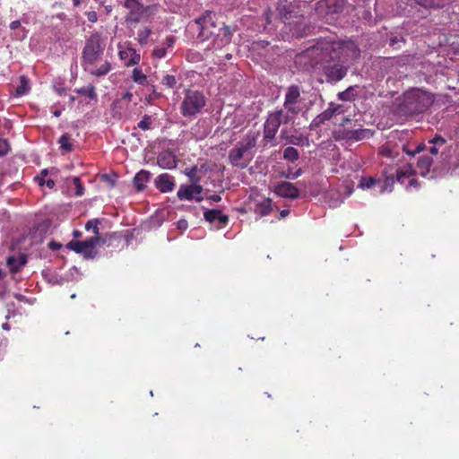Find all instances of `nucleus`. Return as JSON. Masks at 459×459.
Instances as JSON below:
<instances>
[{"mask_svg": "<svg viewBox=\"0 0 459 459\" xmlns=\"http://www.w3.org/2000/svg\"><path fill=\"white\" fill-rule=\"evenodd\" d=\"M132 79L140 85H146L148 83L147 76L138 67L134 68L132 71Z\"/></svg>", "mask_w": 459, "mask_h": 459, "instance_id": "obj_34", "label": "nucleus"}, {"mask_svg": "<svg viewBox=\"0 0 459 459\" xmlns=\"http://www.w3.org/2000/svg\"><path fill=\"white\" fill-rule=\"evenodd\" d=\"M138 128L142 130H149L152 126V118L148 115H144L142 120L138 123Z\"/></svg>", "mask_w": 459, "mask_h": 459, "instance_id": "obj_44", "label": "nucleus"}, {"mask_svg": "<svg viewBox=\"0 0 459 459\" xmlns=\"http://www.w3.org/2000/svg\"><path fill=\"white\" fill-rule=\"evenodd\" d=\"M177 225L179 230H186L187 229L188 223L186 220H179Z\"/></svg>", "mask_w": 459, "mask_h": 459, "instance_id": "obj_54", "label": "nucleus"}, {"mask_svg": "<svg viewBox=\"0 0 459 459\" xmlns=\"http://www.w3.org/2000/svg\"><path fill=\"white\" fill-rule=\"evenodd\" d=\"M292 121L289 115L283 113V109H277L268 114L264 124V141L270 143L272 146H275V135L281 124H288Z\"/></svg>", "mask_w": 459, "mask_h": 459, "instance_id": "obj_6", "label": "nucleus"}, {"mask_svg": "<svg viewBox=\"0 0 459 459\" xmlns=\"http://www.w3.org/2000/svg\"><path fill=\"white\" fill-rule=\"evenodd\" d=\"M302 173V170L299 169H298L291 177V178H297L298 177H299Z\"/></svg>", "mask_w": 459, "mask_h": 459, "instance_id": "obj_58", "label": "nucleus"}, {"mask_svg": "<svg viewBox=\"0 0 459 459\" xmlns=\"http://www.w3.org/2000/svg\"><path fill=\"white\" fill-rule=\"evenodd\" d=\"M30 90L29 81L25 76L20 77V85L16 89V94L19 96L26 94Z\"/></svg>", "mask_w": 459, "mask_h": 459, "instance_id": "obj_38", "label": "nucleus"}, {"mask_svg": "<svg viewBox=\"0 0 459 459\" xmlns=\"http://www.w3.org/2000/svg\"><path fill=\"white\" fill-rule=\"evenodd\" d=\"M104 45L100 34H92L87 40L82 51L83 65H92L102 55Z\"/></svg>", "mask_w": 459, "mask_h": 459, "instance_id": "obj_7", "label": "nucleus"}, {"mask_svg": "<svg viewBox=\"0 0 459 459\" xmlns=\"http://www.w3.org/2000/svg\"><path fill=\"white\" fill-rule=\"evenodd\" d=\"M85 0H72L73 2V5L74 7H78L79 5H81Z\"/></svg>", "mask_w": 459, "mask_h": 459, "instance_id": "obj_57", "label": "nucleus"}, {"mask_svg": "<svg viewBox=\"0 0 459 459\" xmlns=\"http://www.w3.org/2000/svg\"><path fill=\"white\" fill-rule=\"evenodd\" d=\"M281 138L286 141V143H290L299 146L308 145L307 137L301 134H288L286 129L281 131Z\"/></svg>", "mask_w": 459, "mask_h": 459, "instance_id": "obj_20", "label": "nucleus"}, {"mask_svg": "<svg viewBox=\"0 0 459 459\" xmlns=\"http://www.w3.org/2000/svg\"><path fill=\"white\" fill-rule=\"evenodd\" d=\"M15 298L20 301H23L25 299V297L22 294H15Z\"/></svg>", "mask_w": 459, "mask_h": 459, "instance_id": "obj_61", "label": "nucleus"}, {"mask_svg": "<svg viewBox=\"0 0 459 459\" xmlns=\"http://www.w3.org/2000/svg\"><path fill=\"white\" fill-rule=\"evenodd\" d=\"M2 328H3L4 330H9V329H10V325H9V324H8V323H4V324L2 325Z\"/></svg>", "mask_w": 459, "mask_h": 459, "instance_id": "obj_63", "label": "nucleus"}, {"mask_svg": "<svg viewBox=\"0 0 459 459\" xmlns=\"http://www.w3.org/2000/svg\"><path fill=\"white\" fill-rule=\"evenodd\" d=\"M272 210L270 199H264L261 203L257 204L255 208V212L260 217L266 216Z\"/></svg>", "mask_w": 459, "mask_h": 459, "instance_id": "obj_30", "label": "nucleus"}, {"mask_svg": "<svg viewBox=\"0 0 459 459\" xmlns=\"http://www.w3.org/2000/svg\"><path fill=\"white\" fill-rule=\"evenodd\" d=\"M359 56V49L353 41L317 43L306 50L303 58L311 60V66L323 65L326 82L334 83L341 81L347 74L344 63Z\"/></svg>", "mask_w": 459, "mask_h": 459, "instance_id": "obj_1", "label": "nucleus"}, {"mask_svg": "<svg viewBox=\"0 0 459 459\" xmlns=\"http://www.w3.org/2000/svg\"><path fill=\"white\" fill-rule=\"evenodd\" d=\"M204 219L212 224L216 229H221L224 227L229 218L227 215L223 214L220 210H207L204 213Z\"/></svg>", "mask_w": 459, "mask_h": 459, "instance_id": "obj_15", "label": "nucleus"}, {"mask_svg": "<svg viewBox=\"0 0 459 459\" xmlns=\"http://www.w3.org/2000/svg\"><path fill=\"white\" fill-rule=\"evenodd\" d=\"M349 135V140L360 141L363 139H368L372 136L373 133L369 129H356L351 130Z\"/></svg>", "mask_w": 459, "mask_h": 459, "instance_id": "obj_28", "label": "nucleus"}, {"mask_svg": "<svg viewBox=\"0 0 459 459\" xmlns=\"http://www.w3.org/2000/svg\"><path fill=\"white\" fill-rule=\"evenodd\" d=\"M86 15H87V19H88V21H89V22H97V20H98L97 13H96V12H94V11L88 12V13H86Z\"/></svg>", "mask_w": 459, "mask_h": 459, "instance_id": "obj_51", "label": "nucleus"}, {"mask_svg": "<svg viewBox=\"0 0 459 459\" xmlns=\"http://www.w3.org/2000/svg\"><path fill=\"white\" fill-rule=\"evenodd\" d=\"M157 163L164 169H172L177 167L178 160L173 152L164 151L158 155Z\"/></svg>", "mask_w": 459, "mask_h": 459, "instance_id": "obj_17", "label": "nucleus"}, {"mask_svg": "<svg viewBox=\"0 0 459 459\" xmlns=\"http://www.w3.org/2000/svg\"><path fill=\"white\" fill-rule=\"evenodd\" d=\"M100 242V238L99 237H91L82 241H71L68 247L89 259L95 256V247Z\"/></svg>", "mask_w": 459, "mask_h": 459, "instance_id": "obj_10", "label": "nucleus"}, {"mask_svg": "<svg viewBox=\"0 0 459 459\" xmlns=\"http://www.w3.org/2000/svg\"><path fill=\"white\" fill-rule=\"evenodd\" d=\"M102 178L104 180L108 182L111 186H113L115 185L114 181L108 175H103Z\"/></svg>", "mask_w": 459, "mask_h": 459, "instance_id": "obj_56", "label": "nucleus"}, {"mask_svg": "<svg viewBox=\"0 0 459 459\" xmlns=\"http://www.w3.org/2000/svg\"><path fill=\"white\" fill-rule=\"evenodd\" d=\"M167 50L166 48L161 46L156 47L152 51V56L155 58L160 59L166 56Z\"/></svg>", "mask_w": 459, "mask_h": 459, "instance_id": "obj_46", "label": "nucleus"}, {"mask_svg": "<svg viewBox=\"0 0 459 459\" xmlns=\"http://www.w3.org/2000/svg\"><path fill=\"white\" fill-rule=\"evenodd\" d=\"M150 173L146 170H141L134 178V185L138 191H142L145 187V184L150 180Z\"/></svg>", "mask_w": 459, "mask_h": 459, "instance_id": "obj_25", "label": "nucleus"}, {"mask_svg": "<svg viewBox=\"0 0 459 459\" xmlns=\"http://www.w3.org/2000/svg\"><path fill=\"white\" fill-rule=\"evenodd\" d=\"M79 235H80L79 232H77V231L74 232V236H79Z\"/></svg>", "mask_w": 459, "mask_h": 459, "instance_id": "obj_64", "label": "nucleus"}, {"mask_svg": "<svg viewBox=\"0 0 459 459\" xmlns=\"http://www.w3.org/2000/svg\"><path fill=\"white\" fill-rule=\"evenodd\" d=\"M78 92L80 94H83V95L88 96L91 100L96 99V97H97V94H96V91H95V88L93 86H91H91H87V87H82V88L79 89Z\"/></svg>", "mask_w": 459, "mask_h": 459, "instance_id": "obj_42", "label": "nucleus"}, {"mask_svg": "<svg viewBox=\"0 0 459 459\" xmlns=\"http://www.w3.org/2000/svg\"><path fill=\"white\" fill-rule=\"evenodd\" d=\"M344 112L343 106L334 103H330L329 107L323 111L321 114L317 115L310 124V129L316 128L323 125L325 121L330 120L334 115L342 114Z\"/></svg>", "mask_w": 459, "mask_h": 459, "instance_id": "obj_12", "label": "nucleus"}, {"mask_svg": "<svg viewBox=\"0 0 459 459\" xmlns=\"http://www.w3.org/2000/svg\"><path fill=\"white\" fill-rule=\"evenodd\" d=\"M382 165L385 166L384 169L386 168V169H387V171L389 173L390 170H391V164H389V163L385 164V162H382Z\"/></svg>", "mask_w": 459, "mask_h": 459, "instance_id": "obj_62", "label": "nucleus"}, {"mask_svg": "<svg viewBox=\"0 0 459 459\" xmlns=\"http://www.w3.org/2000/svg\"><path fill=\"white\" fill-rule=\"evenodd\" d=\"M196 170H197L196 168H193L190 170V172L187 174L193 184H197V182L199 181V178H195V175Z\"/></svg>", "mask_w": 459, "mask_h": 459, "instance_id": "obj_52", "label": "nucleus"}, {"mask_svg": "<svg viewBox=\"0 0 459 459\" xmlns=\"http://www.w3.org/2000/svg\"><path fill=\"white\" fill-rule=\"evenodd\" d=\"M299 4L296 0H281L277 5L279 15L284 22L299 14Z\"/></svg>", "mask_w": 459, "mask_h": 459, "instance_id": "obj_11", "label": "nucleus"}, {"mask_svg": "<svg viewBox=\"0 0 459 459\" xmlns=\"http://www.w3.org/2000/svg\"><path fill=\"white\" fill-rule=\"evenodd\" d=\"M152 34V30L149 27H143L137 31V40L141 45H145L148 39Z\"/></svg>", "mask_w": 459, "mask_h": 459, "instance_id": "obj_36", "label": "nucleus"}, {"mask_svg": "<svg viewBox=\"0 0 459 459\" xmlns=\"http://www.w3.org/2000/svg\"><path fill=\"white\" fill-rule=\"evenodd\" d=\"M48 175V169H44L41 170L40 174L35 177V181L39 184V186H43L46 185L48 188H53L55 186V181L51 178L44 180V177Z\"/></svg>", "mask_w": 459, "mask_h": 459, "instance_id": "obj_32", "label": "nucleus"}, {"mask_svg": "<svg viewBox=\"0 0 459 459\" xmlns=\"http://www.w3.org/2000/svg\"><path fill=\"white\" fill-rule=\"evenodd\" d=\"M27 263V257L24 255L19 256H9L7 258V265L12 273H18Z\"/></svg>", "mask_w": 459, "mask_h": 459, "instance_id": "obj_23", "label": "nucleus"}, {"mask_svg": "<svg viewBox=\"0 0 459 459\" xmlns=\"http://www.w3.org/2000/svg\"><path fill=\"white\" fill-rule=\"evenodd\" d=\"M415 173L416 171L412 169L411 165L400 168L396 170V180L401 184H405V179L408 178L409 182L407 185V188L411 186L417 187V180L414 178H411V177L413 176Z\"/></svg>", "mask_w": 459, "mask_h": 459, "instance_id": "obj_16", "label": "nucleus"}, {"mask_svg": "<svg viewBox=\"0 0 459 459\" xmlns=\"http://www.w3.org/2000/svg\"><path fill=\"white\" fill-rule=\"evenodd\" d=\"M301 99L300 91L297 85H291L288 87L284 103H283V113L289 115L291 120L301 111Z\"/></svg>", "mask_w": 459, "mask_h": 459, "instance_id": "obj_9", "label": "nucleus"}, {"mask_svg": "<svg viewBox=\"0 0 459 459\" xmlns=\"http://www.w3.org/2000/svg\"><path fill=\"white\" fill-rule=\"evenodd\" d=\"M355 90V86L348 87L345 91L338 93V99L343 101H351L354 100L356 96Z\"/></svg>", "mask_w": 459, "mask_h": 459, "instance_id": "obj_35", "label": "nucleus"}, {"mask_svg": "<svg viewBox=\"0 0 459 459\" xmlns=\"http://www.w3.org/2000/svg\"><path fill=\"white\" fill-rule=\"evenodd\" d=\"M62 111L60 109H56L53 111V115L56 117L61 116Z\"/></svg>", "mask_w": 459, "mask_h": 459, "instance_id": "obj_60", "label": "nucleus"}, {"mask_svg": "<svg viewBox=\"0 0 459 459\" xmlns=\"http://www.w3.org/2000/svg\"><path fill=\"white\" fill-rule=\"evenodd\" d=\"M100 222V221L98 219L90 220L85 224V230H92V232L95 234L94 237H98Z\"/></svg>", "mask_w": 459, "mask_h": 459, "instance_id": "obj_40", "label": "nucleus"}, {"mask_svg": "<svg viewBox=\"0 0 459 459\" xmlns=\"http://www.w3.org/2000/svg\"><path fill=\"white\" fill-rule=\"evenodd\" d=\"M207 199L212 202H220L221 200V197L219 195H212L207 197Z\"/></svg>", "mask_w": 459, "mask_h": 459, "instance_id": "obj_55", "label": "nucleus"}, {"mask_svg": "<svg viewBox=\"0 0 459 459\" xmlns=\"http://www.w3.org/2000/svg\"><path fill=\"white\" fill-rule=\"evenodd\" d=\"M11 30H13L12 39L16 41H22L27 38L28 30L22 26L20 21L16 20L10 23L9 25Z\"/></svg>", "mask_w": 459, "mask_h": 459, "instance_id": "obj_22", "label": "nucleus"}, {"mask_svg": "<svg viewBox=\"0 0 459 459\" xmlns=\"http://www.w3.org/2000/svg\"><path fill=\"white\" fill-rule=\"evenodd\" d=\"M74 183L77 186L76 194L78 195H82V186H81L80 179L78 178H74Z\"/></svg>", "mask_w": 459, "mask_h": 459, "instance_id": "obj_53", "label": "nucleus"}, {"mask_svg": "<svg viewBox=\"0 0 459 459\" xmlns=\"http://www.w3.org/2000/svg\"><path fill=\"white\" fill-rule=\"evenodd\" d=\"M351 130H349V129H339L337 131L334 132V138L336 140H342V139H347L349 140V135L350 133Z\"/></svg>", "mask_w": 459, "mask_h": 459, "instance_id": "obj_47", "label": "nucleus"}, {"mask_svg": "<svg viewBox=\"0 0 459 459\" xmlns=\"http://www.w3.org/2000/svg\"><path fill=\"white\" fill-rule=\"evenodd\" d=\"M299 152L294 147H287L283 152V158L289 161H295L299 159Z\"/></svg>", "mask_w": 459, "mask_h": 459, "instance_id": "obj_37", "label": "nucleus"}, {"mask_svg": "<svg viewBox=\"0 0 459 459\" xmlns=\"http://www.w3.org/2000/svg\"><path fill=\"white\" fill-rule=\"evenodd\" d=\"M214 18L215 15L212 12H205L195 20V25L198 30L197 40L200 42L209 41L205 48L207 50L220 49L231 40L230 27L219 24Z\"/></svg>", "mask_w": 459, "mask_h": 459, "instance_id": "obj_2", "label": "nucleus"}, {"mask_svg": "<svg viewBox=\"0 0 459 459\" xmlns=\"http://www.w3.org/2000/svg\"><path fill=\"white\" fill-rule=\"evenodd\" d=\"M432 161V159L428 156L420 157L417 163L418 172L425 177L429 172Z\"/></svg>", "mask_w": 459, "mask_h": 459, "instance_id": "obj_26", "label": "nucleus"}, {"mask_svg": "<svg viewBox=\"0 0 459 459\" xmlns=\"http://www.w3.org/2000/svg\"><path fill=\"white\" fill-rule=\"evenodd\" d=\"M175 44V37L174 36H169L165 39L164 42L162 43V46L166 48V50L168 48H173Z\"/></svg>", "mask_w": 459, "mask_h": 459, "instance_id": "obj_49", "label": "nucleus"}, {"mask_svg": "<svg viewBox=\"0 0 459 459\" xmlns=\"http://www.w3.org/2000/svg\"><path fill=\"white\" fill-rule=\"evenodd\" d=\"M202 191L203 187L197 184H193L188 186H181L178 191V197L180 200L195 199L196 202H201L203 200L201 196Z\"/></svg>", "mask_w": 459, "mask_h": 459, "instance_id": "obj_13", "label": "nucleus"}, {"mask_svg": "<svg viewBox=\"0 0 459 459\" xmlns=\"http://www.w3.org/2000/svg\"><path fill=\"white\" fill-rule=\"evenodd\" d=\"M129 105L126 104H120L118 107H115V100L113 101L111 105V111L113 114V117L118 119L122 118H128L130 117V113L128 112Z\"/></svg>", "mask_w": 459, "mask_h": 459, "instance_id": "obj_27", "label": "nucleus"}, {"mask_svg": "<svg viewBox=\"0 0 459 459\" xmlns=\"http://www.w3.org/2000/svg\"><path fill=\"white\" fill-rule=\"evenodd\" d=\"M424 148H425V145H424L423 143H420V144L417 146V148H416V150H415L414 152H410V151H407V150L405 149V146H404V145H403V146H402V150H403V151H404V152H406V153H407L408 155H410V156H414V155H415V153L420 152Z\"/></svg>", "mask_w": 459, "mask_h": 459, "instance_id": "obj_50", "label": "nucleus"}, {"mask_svg": "<svg viewBox=\"0 0 459 459\" xmlns=\"http://www.w3.org/2000/svg\"><path fill=\"white\" fill-rule=\"evenodd\" d=\"M327 11L331 13H338L342 11L345 1L344 0H324Z\"/></svg>", "mask_w": 459, "mask_h": 459, "instance_id": "obj_29", "label": "nucleus"}, {"mask_svg": "<svg viewBox=\"0 0 459 459\" xmlns=\"http://www.w3.org/2000/svg\"><path fill=\"white\" fill-rule=\"evenodd\" d=\"M206 105L204 95L195 90H186L180 105V113L185 117H194L199 114Z\"/></svg>", "mask_w": 459, "mask_h": 459, "instance_id": "obj_5", "label": "nucleus"}, {"mask_svg": "<svg viewBox=\"0 0 459 459\" xmlns=\"http://www.w3.org/2000/svg\"><path fill=\"white\" fill-rule=\"evenodd\" d=\"M275 193L281 197L297 198L299 195L298 188H296L290 182H282L276 186Z\"/></svg>", "mask_w": 459, "mask_h": 459, "instance_id": "obj_19", "label": "nucleus"}, {"mask_svg": "<svg viewBox=\"0 0 459 459\" xmlns=\"http://www.w3.org/2000/svg\"><path fill=\"white\" fill-rule=\"evenodd\" d=\"M411 8L418 5L424 8L441 7L445 5V0H407Z\"/></svg>", "mask_w": 459, "mask_h": 459, "instance_id": "obj_24", "label": "nucleus"}, {"mask_svg": "<svg viewBox=\"0 0 459 459\" xmlns=\"http://www.w3.org/2000/svg\"><path fill=\"white\" fill-rule=\"evenodd\" d=\"M9 151V143L5 139L0 138V156L5 155Z\"/></svg>", "mask_w": 459, "mask_h": 459, "instance_id": "obj_48", "label": "nucleus"}, {"mask_svg": "<svg viewBox=\"0 0 459 459\" xmlns=\"http://www.w3.org/2000/svg\"><path fill=\"white\" fill-rule=\"evenodd\" d=\"M289 212H290L289 210H282V211H281L280 215L281 218H284L289 214Z\"/></svg>", "mask_w": 459, "mask_h": 459, "instance_id": "obj_59", "label": "nucleus"}, {"mask_svg": "<svg viewBox=\"0 0 459 459\" xmlns=\"http://www.w3.org/2000/svg\"><path fill=\"white\" fill-rule=\"evenodd\" d=\"M60 148L67 152L73 151V144L70 142V136L67 134H64L58 141Z\"/></svg>", "mask_w": 459, "mask_h": 459, "instance_id": "obj_39", "label": "nucleus"}, {"mask_svg": "<svg viewBox=\"0 0 459 459\" xmlns=\"http://www.w3.org/2000/svg\"><path fill=\"white\" fill-rule=\"evenodd\" d=\"M260 135L258 131H248L229 152V162L238 169H246L255 156V148Z\"/></svg>", "mask_w": 459, "mask_h": 459, "instance_id": "obj_3", "label": "nucleus"}, {"mask_svg": "<svg viewBox=\"0 0 459 459\" xmlns=\"http://www.w3.org/2000/svg\"><path fill=\"white\" fill-rule=\"evenodd\" d=\"M111 69V65L108 62H105L100 67L96 69H90L89 66H85V70H87L90 74L95 76H103L107 74Z\"/></svg>", "mask_w": 459, "mask_h": 459, "instance_id": "obj_33", "label": "nucleus"}, {"mask_svg": "<svg viewBox=\"0 0 459 459\" xmlns=\"http://www.w3.org/2000/svg\"><path fill=\"white\" fill-rule=\"evenodd\" d=\"M133 99V93L127 91L120 99L115 100V107H118L120 104L129 105Z\"/></svg>", "mask_w": 459, "mask_h": 459, "instance_id": "obj_43", "label": "nucleus"}, {"mask_svg": "<svg viewBox=\"0 0 459 459\" xmlns=\"http://www.w3.org/2000/svg\"><path fill=\"white\" fill-rule=\"evenodd\" d=\"M431 146L429 147V152L432 155H437L439 152V150L445 146L446 140L442 137L437 136L429 142Z\"/></svg>", "mask_w": 459, "mask_h": 459, "instance_id": "obj_31", "label": "nucleus"}, {"mask_svg": "<svg viewBox=\"0 0 459 459\" xmlns=\"http://www.w3.org/2000/svg\"><path fill=\"white\" fill-rule=\"evenodd\" d=\"M157 188L162 193H168L173 190L175 186L174 179L167 173L160 175L156 179Z\"/></svg>", "mask_w": 459, "mask_h": 459, "instance_id": "obj_21", "label": "nucleus"}, {"mask_svg": "<svg viewBox=\"0 0 459 459\" xmlns=\"http://www.w3.org/2000/svg\"><path fill=\"white\" fill-rule=\"evenodd\" d=\"M382 173L385 177L384 181L376 179L372 177H362L359 180V187L361 189L374 188L377 194H383L387 191L390 192L392 190V186L394 183V178L392 175H388L386 168L383 169Z\"/></svg>", "mask_w": 459, "mask_h": 459, "instance_id": "obj_8", "label": "nucleus"}, {"mask_svg": "<svg viewBox=\"0 0 459 459\" xmlns=\"http://www.w3.org/2000/svg\"><path fill=\"white\" fill-rule=\"evenodd\" d=\"M432 103L433 99L430 94L420 89H412L403 94L399 108L403 115H414L422 113Z\"/></svg>", "mask_w": 459, "mask_h": 459, "instance_id": "obj_4", "label": "nucleus"}, {"mask_svg": "<svg viewBox=\"0 0 459 459\" xmlns=\"http://www.w3.org/2000/svg\"><path fill=\"white\" fill-rule=\"evenodd\" d=\"M161 83L163 85H166L167 87L172 89L177 84V79L174 75L167 74L162 78Z\"/></svg>", "mask_w": 459, "mask_h": 459, "instance_id": "obj_45", "label": "nucleus"}, {"mask_svg": "<svg viewBox=\"0 0 459 459\" xmlns=\"http://www.w3.org/2000/svg\"><path fill=\"white\" fill-rule=\"evenodd\" d=\"M118 48L119 57L121 60L124 61L126 66H131L139 64L141 60V56L139 53H137V51L134 48L131 47L123 48L120 45L118 46Z\"/></svg>", "mask_w": 459, "mask_h": 459, "instance_id": "obj_14", "label": "nucleus"}, {"mask_svg": "<svg viewBox=\"0 0 459 459\" xmlns=\"http://www.w3.org/2000/svg\"><path fill=\"white\" fill-rule=\"evenodd\" d=\"M6 272L0 268V298L7 291V283L5 281Z\"/></svg>", "mask_w": 459, "mask_h": 459, "instance_id": "obj_41", "label": "nucleus"}, {"mask_svg": "<svg viewBox=\"0 0 459 459\" xmlns=\"http://www.w3.org/2000/svg\"><path fill=\"white\" fill-rule=\"evenodd\" d=\"M379 155L391 161H399L400 148L392 142H387L379 148Z\"/></svg>", "mask_w": 459, "mask_h": 459, "instance_id": "obj_18", "label": "nucleus"}]
</instances>
